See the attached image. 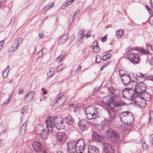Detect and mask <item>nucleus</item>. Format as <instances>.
Listing matches in <instances>:
<instances>
[{"mask_svg":"<svg viewBox=\"0 0 153 153\" xmlns=\"http://www.w3.org/2000/svg\"><path fill=\"white\" fill-rule=\"evenodd\" d=\"M54 6V3H50L48 5H47L45 7L44 10H48L53 7Z\"/></svg>","mask_w":153,"mask_h":153,"instance_id":"f704fd0d","label":"nucleus"},{"mask_svg":"<svg viewBox=\"0 0 153 153\" xmlns=\"http://www.w3.org/2000/svg\"><path fill=\"white\" fill-rule=\"evenodd\" d=\"M19 46L16 43V41H15L12 44L11 46L8 48L7 51L10 53L13 52L17 50Z\"/></svg>","mask_w":153,"mask_h":153,"instance_id":"ddd939ff","label":"nucleus"},{"mask_svg":"<svg viewBox=\"0 0 153 153\" xmlns=\"http://www.w3.org/2000/svg\"><path fill=\"white\" fill-rule=\"evenodd\" d=\"M121 79L124 85H127L131 82L130 77L128 75L123 76Z\"/></svg>","mask_w":153,"mask_h":153,"instance_id":"6ab92c4d","label":"nucleus"},{"mask_svg":"<svg viewBox=\"0 0 153 153\" xmlns=\"http://www.w3.org/2000/svg\"><path fill=\"white\" fill-rule=\"evenodd\" d=\"M104 152L105 153H108L109 149L111 148V145L107 142H104L103 143Z\"/></svg>","mask_w":153,"mask_h":153,"instance_id":"b1692460","label":"nucleus"},{"mask_svg":"<svg viewBox=\"0 0 153 153\" xmlns=\"http://www.w3.org/2000/svg\"><path fill=\"white\" fill-rule=\"evenodd\" d=\"M149 115L150 116L149 122L150 123L151 120L153 121V111H150Z\"/></svg>","mask_w":153,"mask_h":153,"instance_id":"37998d69","label":"nucleus"},{"mask_svg":"<svg viewBox=\"0 0 153 153\" xmlns=\"http://www.w3.org/2000/svg\"><path fill=\"white\" fill-rule=\"evenodd\" d=\"M108 118L105 119V121L107 122L108 124H109L114 119V118L116 117V115H114L113 117H112L111 114L110 113V112H108Z\"/></svg>","mask_w":153,"mask_h":153,"instance_id":"393cba45","label":"nucleus"},{"mask_svg":"<svg viewBox=\"0 0 153 153\" xmlns=\"http://www.w3.org/2000/svg\"><path fill=\"white\" fill-rule=\"evenodd\" d=\"M146 8L147 9L148 11L150 13H152V10L147 5H146Z\"/></svg>","mask_w":153,"mask_h":153,"instance_id":"4d7b16f0","label":"nucleus"},{"mask_svg":"<svg viewBox=\"0 0 153 153\" xmlns=\"http://www.w3.org/2000/svg\"><path fill=\"white\" fill-rule=\"evenodd\" d=\"M123 33V29H120L117 31L116 35L118 38H120Z\"/></svg>","mask_w":153,"mask_h":153,"instance_id":"c756f323","label":"nucleus"},{"mask_svg":"<svg viewBox=\"0 0 153 153\" xmlns=\"http://www.w3.org/2000/svg\"><path fill=\"white\" fill-rule=\"evenodd\" d=\"M12 95H10L9 97V99L7 101H5L4 102V103L6 104H7L9 102V100L11 99L12 97Z\"/></svg>","mask_w":153,"mask_h":153,"instance_id":"bf43d9fd","label":"nucleus"},{"mask_svg":"<svg viewBox=\"0 0 153 153\" xmlns=\"http://www.w3.org/2000/svg\"><path fill=\"white\" fill-rule=\"evenodd\" d=\"M48 134V132H46L45 134L43 133L42 134H41V137L43 140H46L47 138V137Z\"/></svg>","mask_w":153,"mask_h":153,"instance_id":"c9c22d12","label":"nucleus"},{"mask_svg":"<svg viewBox=\"0 0 153 153\" xmlns=\"http://www.w3.org/2000/svg\"><path fill=\"white\" fill-rule=\"evenodd\" d=\"M129 88H126L124 89L123 91V96L124 98L127 99L128 94V91Z\"/></svg>","mask_w":153,"mask_h":153,"instance_id":"7c9ffc66","label":"nucleus"},{"mask_svg":"<svg viewBox=\"0 0 153 153\" xmlns=\"http://www.w3.org/2000/svg\"><path fill=\"white\" fill-rule=\"evenodd\" d=\"M75 142L70 141L67 143V151L69 153H75L76 152Z\"/></svg>","mask_w":153,"mask_h":153,"instance_id":"9d476101","label":"nucleus"},{"mask_svg":"<svg viewBox=\"0 0 153 153\" xmlns=\"http://www.w3.org/2000/svg\"><path fill=\"white\" fill-rule=\"evenodd\" d=\"M152 46L151 45H148L147 48V51H146L143 48H140L137 50L138 52H140L142 54H147L149 53V51H152Z\"/></svg>","mask_w":153,"mask_h":153,"instance_id":"dca6fc26","label":"nucleus"},{"mask_svg":"<svg viewBox=\"0 0 153 153\" xmlns=\"http://www.w3.org/2000/svg\"><path fill=\"white\" fill-rule=\"evenodd\" d=\"M28 108V106L27 105L24 106L21 109V113L23 114H24V112L26 111L27 109Z\"/></svg>","mask_w":153,"mask_h":153,"instance_id":"a18cd8bd","label":"nucleus"},{"mask_svg":"<svg viewBox=\"0 0 153 153\" xmlns=\"http://www.w3.org/2000/svg\"><path fill=\"white\" fill-rule=\"evenodd\" d=\"M79 12L80 11L79 10H77L75 12V13L73 15V17L74 18L76 14H79Z\"/></svg>","mask_w":153,"mask_h":153,"instance_id":"0e129e2a","label":"nucleus"},{"mask_svg":"<svg viewBox=\"0 0 153 153\" xmlns=\"http://www.w3.org/2000/svg\"><path fill=\"white\" fill-rule=\"evenodd\" d=\"M32 146L34 149L37 152L39 151L41 148V145L40 143L37 141L33 142Z\"/></svg>","mask_w":153,"mask_h":153,"instance_id":"4468645a","label":"nucleus"},{"mask_svg":"<svg viewBox=\"0 0 153 153\" xmlns=\"http://www.w3.org/2000/svg\"><path fill=\"white\" fill-rule=\"evenodd\" d=\"M111 55L110 54H107L104 55L103 56V59L104 60H106L109 59L111 57Z\"/></svg>","mask_w":153,"mask_h":153,"instance_id":"ea45409f","label":"nucleus"},{"mask_svg":"<svg viewBox=\"0 0 153 153\" xmlns=\"http://www.w3.org/2000/svg\"><path fill=\"white\" fill-rule=\"evenodd\" d=\"M149 63L151 65L153 66V58H152L149 61Z\"/></svg>","mask_w":153,"mask_h":153,"instance_id":"e2e57ef3","label":"nucleus"},{"mask_svg":"<svg viewBox=\"0 0 153 153\" xmlns=\"http://www.w3.org/2000/svg\"><path fill=\"white\" fill-rule=\"evenodd\" d=\"M81 66H79V67L77 68V70H76V71L75 73L76 74H78L79 73V71H81Z\"/></svg>","mask_w":153,"mask_h":153,"instance_id":"680f3d73","label":"nucleus"},{"mask_svg":"<svg viewBox=\"0 0 153 153\" xmlns=\"http://www.w3.org/2000/svg\"><path fill=\"white\" fill-rule=\"evenodd\" d=\"M149 143L153 145V134H151L149 138Z\"/></svg>","mask_w":153,"mask_h":153,"instance_id":"8fccbe9b","label":"nucleus"},{"mask_svg":"<svg viewBox=\"0 0 153 153\" xmlns=\"http://www.w3.org/2000/svg\"><path fill=\"white\" fill-rule=\"evenodd\" d=\"M135 86L134 91L138 96L141 95L145 92L146 89V85L142 82H138Z\"/></svg>","mask_w":153,"mask_h":153,"instance_id":"423d86ee","label":"nucleus"},{"mask_svg":"<svg viewBox=\"0 0 153 153\" xmlns=\"http://www.w3.org/2000/svg\"><path fill=\"white\" fill-rule=\"evenodd\" d=\"M92 46V50L94 53H97L100 51V48L98 46V42L97 41L94 42Z\"/></svg>","mask_w":153,"mask_h":153,"instance_id":"aec40b11","label":"nucleus"},{"mask_svg":"<svg viewBox=\"0 0 153 153\" xmlns=\"http://www.w3.org/2000/svg\"><path fill=\"white\" fill-rule=\"evenodd\" d=\"M76 153H83V151L85 145L84 141L83 139H79L75 142Z\"/></svg>","mask_w":153,"mask_h":153,"instance_id":"0eeeda50","label":"nucleus"},{"mask_svg":"<svg viewBox=\"0 0 153 153\" xmlns=\"http://www.w3.org/2000/svg\"><path fill=\"white\" fill-rule=\"evenodd\" d=\"M24 89L22 88H20L19 89L18 93L19 94H22L23 93Z\"/></svg>","mask_w":153,"mask_h":153,"instance_id":"13d9d810","label":"nucleus"},{"mask_svg":"<svg viewBox=\"0 0 153 153\" xmlns=\"http://www.w3.org/2000/svg\"><path fill=\"white\" fill-rule=\"evenodd\" d=\"M101 111L92 106H89L85 109L87 118L89 119H96L99 117Z\"/></svg>","mask_w":153,"mask_h":153,"instance_id":"20e7f679","label":"nucleus"},{"mask_svg":"<svg viewBox=\"0 0 153 153\" xmlns=\"http://www.w3.org/2000/svg\"><path fill=\"white\" fill-rule=\"evenodd\" d=\"M107 39V37L106 36H105L103 37H102L101 39V41L102 42H104L106 41Z\"/></svg>","mask_w":153,"mask_h":153,"instance_id":"052dcab7","label":"nucleus"},{"mask_svg":"<svg viewBox=\"0 0 153 153\" xmlns=\"http://www.w3.org/2000/svg\"><path fill=\"white\" fill-rule=\"evenodd\" d=\"M137 78H140L141 79H144L145 78L144 75L140 73H137Z\"/></svg>","mask_w":153,"mask_h":153,"instance_id":"c03bdc74","label":"nucleus"},{"mask_svg":"<svg viewBox=\"0 0 153 153\" xmlns=\"http://www.w3.org/2000/svg\"><path fill=\"white\" fill-rule=\"evenodd\" d=\"M23 41V39L21 38H20L17 40V41H16V43L19 46V45H20L22 44Z\"/></svg>","mask_w":153,"mask_h":153,"instance_id":"a19ab883","label":"nucleus"},{"mask_svg":"<svg viewBox=\"0 0 153 153\" xmlns=\"http://www.w3.org/2000/svg\"><path fill=\"white\" fill-rule=\"evenodd\" d=\"M144 98L146 101H149L151 99V95L147 93H145L144 94Z\"/></svg>","mask_w":153,"mask_h":153,"instance_id":"473e14b6","label":"nucleus"},{"mask_svg":"<svg viewBox=\"0 0 153 153\" xmlns=\"http://www.w3.org/2000/svg\"><path fill=\"white\" fill-rule=\"evenodd\" d=\"M65 123L69 125H71L74 123V120L71 116L69 115L65 119Z\"/></svg>","mask_w":153,"mask_h":153,"instance_id":"5701e85b","label":"nucleus"},{"mask_svg":"<svg viewBox=\"0 0 153 153\" xmlns=\"http://www.w3.org/2000/svg\"><path fill=\"white\" fill-rule=\"evenodd\" d=\"M101 57L100 55H97L96 56V61L97 63H100L101 62Z\"/></svg>","mask_w":153,"mask_h":153,"instance_id":"de8ad7c7","label":"nucleus"},{"mask_svg":"<svg viewBox=\"0 0 153 153\" xmlns=\"http://www.w3.org/2000/svg\"><path fill=\"white\" fill-rule=\"evenodd\" d=\"M142 147L144 150H146L148 148V146L144 142L142 144Z\"/></svg>","mask_w":153,"mask_h":153,"instance_id":"864d4df0","label":"nucleus"},{"mask_svg":"<svg viewBox=\"0 0 153 153\" xmlns=\"http://www.w3.org/2000/svg\"><path fill=\"white\" fill-rule=\"evenodd\" d=\"M84 32V30H81L79 32L78 35L80 39H82L83 36H84L85 34Z\"/></svg>","mask_w":153,"mask_h":153,"instance_id":"e433bc0d","label":"nucleus"},{"mask_svg":"<svg viewBox=\"0 0 153 153\" xmlns=\"http://www.w3.org/2000/svg\"><path fill=\"white\" fill-rule=\"evenodd\" d=\"M69 108L71 111L74 110L75 112L76 109L75 108L74 105L73 104L70 105H69Z\"/></svg>","mask_w":153,"mask_h":153,"instance_id":"3c124183","label":"nucleus"},{"mask_svg":"<svg viewBox=\"0 0 153 153\" xmlns=\"http://www.w3.org/2000/svg\"><path fill=\"white\" fill-rule=\"evenodd\" d=\"M88 153H98L99 152L98 149L94 146H91L88 149Z\"/></svg>","mask_w":153,"mask_h":153,"instance_id":"4be33fe9","label":"nucleus"},{"mask_svg":"<svg viewBox=\"0 0 153 153\" xmlns=\"http://www.w3.org/2000/svg\"><path fill=\"white\" fill-rule=\"evenodd\" d=\"M101 129L106 133L107 138L111 141L115 143L119 140L117 134L115 131L111 129L108 125H104L101 127Z\"/></svg>","mask_w":153,"mask_h":153,"instance_id":"7ed1b4c3","label":"nucleus"},{"mask_svg":"<svg viewBox=\"0 0 153 153\" xmlns=\"http://www.w3.org/2000/svg\"><path fill=\"white\" fill-rule=\"evenodd\" d=\"M26 123H25L23 124L21 127V131L22 133H25V132L26 129Z\"/></svg>","mask_w":153,"mask_h":153,"instance_id":"72a5a7b5","label":"nucleus"},{"mask_svg":"<svg viewBox=\"0 0 153 153\" xmlns=\"http://www.w3.org/2000/svg\"><path fill=\"white\" fill-rule=\"evenodd\" d=\"M79 127L80 129L82 131L86 130L88 128L86 126L87 124V121L85 120H82L80 121Z\"/></svg>","mask_w":153,"mask_h":153,"instance_id":"2eb2a0df","label":"nucleus"},{"mask_svg":"<svg viewBox=\"0 0 153 153\" xmlns=\"http://www.w3.org/2000/svg\"><path fill=\"white\" fill-rule=\"evenodd\" d=\"M119 76L120 77L122 78L123 76L125 75H127L125 74V71L123 70H120L119 71Z\"/></svg>","mask_w":153,"mask_h":153,"instance_id":"58836bf2","label":"nucleus"},{"mask_svg":"<svg viewBox=\"0 0 153 153\" xmlns=\"http://www.w3.org/2000/svg\"><path fill=\"white\" fill-rule=\"evenodd\" d=\"M128 93V94L127 98H131L132 99V97H134V98H136V96L135 95H137V94L136 93L135 91H134V90L132 89L131 88H129Z\"/></svg>","mask_w":153,"mask_h":153,"instance_id":"a211bd4d","label":"nucleus"},{"mask_svg":"<svg viewBox=\"0 0 153 153\" xmlns=\"http://www.w3.org/2000/svg\"><path fill=\"white\" fill-rule=\"evenodd\" d=\"M56 137L58 141L65 142L67 139V135L65 132L59 131L57 133Z\"/></svg>","mask_w":153,"mask_h":153,"instance_id":"9b49d317","label":"nucleus"},{"mask_svg":"<svg viewBox=\"0 0 153 153\" xmlns=\"http://www.w3.org/2000/svg\"><path fill=\"white\" fill-rule=\"evenodd\" d=\"M4 43V40H2L0 41V51L2 48Z\"/></svg>","mask_w":153,"mask_h":153,"instance_id":"6e6d98bb","label":"nucleus"},{"mask_svg":"<svg viewBox=\"0 0 153 153\" xmlns=\"http://www.w3.org/2000/svg\"><path fill=\"white\" fill-rule=\"evenodd\" d=\"M120 118L122 123L119 124V127L124 131H130L133 126L134 117L133 114L128 111H125L122 112L119 115Z\"/></svg>","mask_w":153,"mask_h":153,"instance_id":"f257e3e1","label":"nucleus"},{"mask_svg":"<svg viewBox=\"0 0 153 153\" xmlns=\"http://www.w3.org/2000/svg\"><path fill=\"white\" fill-rule=\"evenodd\" d=\"M119 106H114L113 108H110L112 109V112L115 114V115L120 113L121 111V109L120 107H118Z\"/></svg>","mask_w":153,"mask_h":153,"instance_id":"a878e982","label":"nucleus"},{"mask_svg":"<svg viewBox=\"0 0 153 153\" xmlns=\"http://www.w3.org/2000/svg\"><path fill=\"white\" fill-rule=\"evenodd\" d=\"M109 64V62H107L105 63L101 67V70L102 71L103 70V68L105 67L106 66L108 65Z\"/></svg>","mask_w":153,"mask_h":153,"instance_id":"09e8293b","label":"nucleus"},{"mask_svg":"<svg viewBox=\"0 0 153 153\" xmlns=\"http://www.w3.org/2000/svg\"><path fill=\"white\" fill-rule=\"evenodd\" d=\"M9 67V66H8V67L5 70L3 71L2 73L3 77L4 78L6 77L8 75L9 72L10 71V68L8 70H7V69H8Z\"/></svg>","mask_w":153,"mask_h":153,"instance_id":"2f4dec72","label":"nucleus"},{"mask_svg":"<svg viewBox=\"0 0 153 153\" xmlns=\"http://www.w3.org/2000/svg\"><path fill=\"white\" fill-rule=\"evenodd\" d=\"M135 102L137 103L141 107H145L146 106L145 102H142L141 99L138 100H137L135 101Z\"/></svg>","mask_w":153,"mask_h":153,"instance_id":"bb28decb","label":"nucleus"},{"mask_svg":"<svg viewBox=\"0 0 153 153\" xmlns=\"http://www.w3.org/2000/svg\"><path fill=\"white\" fill-rule=\"evenodd\" d=\"M47 93H48L47 91V90H45L42 93V94L43 95H45V94H47Z\"/></svg>","mask_w":153,"mask_h":153,"instance_id":"774afa93","label":"nucleus"},{"mask_svg":"<svg viewBox=\"0 0 153 153\" xmlns=\"http://www.w3.org/2000/svg\"><path fill=\"white\" fill-rule=\"evenodd\" d=\"M64 55H62L59 56H58L56 59V61L57 62H59L62 61V59L64 57Z\"/></svg>","mask_w":153,"mask_h":153,"instance_id":"49530a36","label":"nucleus"},{"mask_svg":"<svg viewBox=\"0 0 153 153\" xmlns=\"http://www.w3.org/2000/svg\"><path fill=\"white\" fill-rule=\"evenodd\" d=\"M74 0H66L65 2V4L62 6V8L63 9H65L66 7L68 6V5L71 4L72 2H74Z\"/></svg>","mask_w":153,"mask_h":153,"instance_id":"c85d7f7f","label":"nucleus"},{"mask_svg":"<svg viewBox=\"0 0 153 153\" xmlns=\"http://www.w3.org/2000/svg\"><path fill=\"white\" fill-rule=\"evenodd\" d=\"M149 22L151 24V25H153V15L151 16Z\"/></svg>","mask_w":153,"mask_h":153,"instance_id":"5fc2aeb1","label":"nucleus"},{"mask_svg":"<svg viewBox=\"0 0 153 153\" xmlns=\"http://www.w3.org/2000/svg\"><path fill=\"white\" fill-rule=\"evenodd\" d=\"M128 58L134 65L137 64L139 62V56L137 54L131 53L128 55Z\"/></svg>","mask_w":153,"mask_h":153,"instance_id":"1a4fd4ad","label":"nucleus"},{"mask_svg":"<svg viewBox=\"0 0 153 153\" xmlns=\"http://www.w3.org/2000/svg\"><path fill=\"white\" fill-rule=\"evenodd\" d=\"M68 35L67 34H65L63 35L60 38V40H63V41H62V42L64 41L67 38Z\"/></svg>","mask_w":153,"mask_h":153,"instance_id":"79ce46f5","label":"nucleus"},{"mask_svg":"<svg viewBox=\"0 0 153 153\" xmlns=\"http://www.w3.org/2000/svg\"><path fill=\"white\" fill-rule=\"evenodd\" d=\"M46 123L48 131L50 132L53 131L54 126L60 130L64 128L62 118L56 116H49L46 118Z\"/></svg>","mask_w":153,"mask_h":153,"instance_id":"f03ea898","label":"nucleus"},{"mask_svg":"<svg viewBox=\"0 0 153 153\" xmlns=\"http://www.w3.org/2000/svg\"><path fill=\"white\" fill-rule=\"evenodd\" d=\"M102 101L104 103L110 108L115 106H120L125 104L124 103L120 102H115L114 100L112 97H107L103 98Z\"/></svg>","mask_w":153,"mask_h":153,"instance_id":"39448f33","label":"nucleus"},{"mask_svg":"<svg viewBox=\"0 0 153 153\" xmlns=\"http://www.w3.org/2000/svg\"><path fill=\"white\" fill-rule=\"evenodd\" d=\"M43 49H42L38 53V57H40L42 56L43 53Z\"/></svg>","mask_w":153,"mask_h":153,"instance_id":"603ef678","label":"nucleus"},{"mask_svg":"<svg viewBox=\"0 0 153 153\" xmlns=\"http://www.w3.org/2000/svg\"><path fill=\"white\" fill-rule=\"evenodd\" d=\"M39 38H43V36L44 35L42 33H39Z\"/></svg>","mask_w":153,"mask_h":153,"instance_id":"69168bd1","label":"nucleus"},{"mask_svg":"<svg viewBox=\"0 0 153 153\" xmlns=\"http://www.w3.org/2000/svg\"><path fill=\"white\" fill-rule=\"evenodd\" d=\"M35 95L34 91H30L25 96V100L28 102L31 101L33 99Z\"/></svg>","mask_w":153,"mask_h":153,"instance_id":"f3484780","label":"nucleus"},{"mask_svg":"<svg viewBox=\"0 0 153 153\" xmlns=\"http://www.w3.org/2000/svg\"><path fill=\"white\" fill-rule=\"evenodd\" d=\"M44 127L42 124L37 125L35 128V131L39 134H42L44 131Z\"/></svg>","mask_w":153,"mask_h":153,"instance_id":"f8f14e48","label":"nucleus"},{"mask_svg":"<svg viewBox=\"0 0 153 153\" xmlns=\"http://www.w3.org/2000/svg\"><path fill=\"white\" fill-rule=\"evenodd\" d=\"M65 66H62V65L61 64L57 67L56 68V71L58 72L60 71L64 68H65Z\"/></svg>","mask_w":153,"mask_h":153,"instance_id":"4c0bfd02","label":"nucleus"},{"mask_svg":"<svg viewBox=\"0 0 153 153\" xmlns=\"http://www.w3.org/2000/svg\"><path fill=\"white\" fill-rule=\"evenodd\" d=\"M101 136L95 132H93L92 140L93 141L99 142L101 138Z\"/></svg>","mask_w":153,"mask_h":153,"instance_id":"412c9836","label":"nucleus"},{"mask_svg":"<svg viewBox=\"0 0 153 153\" xmlns=\"http://www.w3.org/2000/svg\"><path fill=\"white\" fill-rule=\"evenodd\" d=\"M55 72V68H51L49 71L47 73L48 76V77H51L54 74Z\"/></svg>","mask_w":153,"mask_h":153,"instance_id":"cd10ccee","label":"nucleus"},{"mask_svg":"<svg viewBox=\"0 0 153 153\" xmlns=\"http://www.w3.org/2000/svg\"><path fill=\"white\" fill-rule=\"evenodd\" d=\"M67 98L66 96L64 95L63 93L59 94L55 98L56 101L55 104L58 103L59 105H61L64 104Z\"/></svg>","mask_w":153,"mask_h":153,"instance_id":"6e6552de","label":"nucleus"},{"mask_svg":"<svg viewBox=\"0 0 153 153\" xmlns=\"http://www.w3.org/2000/svg\"><path fill=\"white\" fill-rule=\"evenodd\" d=\"M150 4L152 7L153 8V4L152 3V1L151 0H149Z\"/></svg>","mask_w":153,"mask_h":153,"instance_id":"338daca9","label":"nucleus"}]
</instances>
